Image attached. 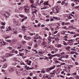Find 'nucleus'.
Returning a JSON list of instances; mask_svg holds the SVG:
<instances>
[{
	"mask_svg": "<svg viewBox=\"0 0 79 79\" xmlns=\"http://www.w3.org/2000/svg\"><path fill=\"white\" fill-rule=\"evenodd\" d=\"M23 70H24V69L23 68H22L19 69L20 71H23Z\"/></svg>",
	"mask_w": 79,
	"mask_h": 79,
	"instance_id": "obj_47",
	"label": "nucleus"
},
{
	"mask_svg": "<svg viewBox=\"0 0 79 79\" xmlns=\"http://www.w3.org/2000/svg\"><path fill=\"white\" fill-rule=\"evenodd\" d=\"M5 13H6V14H7L8 15L7 16L6 15V14H5L4 13H3L2 14V15L3 16H5V17H6V19H7L8 18H9V16H10V13L8 11H6V12H5Z\"/></svg>",
	"mask_w": 79,
	"mask_h": 79,
	"instance_id": "obj_1",
	"label": "nucleus"
},
{
	"mask_svg": "<svg viewBox=\"0 0 79 79\" xmlns=\"http://www.w3.org/2000/svg\"><path fill=\"white\" fill-rule=\"evenodd\" d=\"M17 64V63H12V65H13V66H16Z\"/></svg>",
	"mask_w": 79,
	"mask_h": 79,
	"instance_id": "obj_43",
	"label": "nucleus"
},
{
	"mask_svg": "<svg viewBox=\"0 0 79 79\" xmlns=\"http://www.w3.org/2000/svg\"><path fill=\"white\" fill-rule=\"evenodd\" d=\"M1 58L3 59H4V58H6V56H3L1 57Z\"/></svg>",
	"mask_w": 79,
	"mask_h": 79,
	"instance_id": "obj_53",
	"label": "nucleus"
},
{
	"mask_svg": "<svg viewBox=\"0 0 79 79\" xmlns=\"http://www.w3.org/2000/svg\"><path fill=\"white\" fill-rule=\"evenodd\" d=\"M44 60H48V57H45V58H44Z\"/></svg>",
	"mask_w": 79,
	"mask_h": 79,
	"instance_id": "obj_61",
	"label": "nucleus"
},
{
	"mask_svg": "<svg viewBox=\"0 0 79 79\" xmlns=\"http://www.w3.org/2000/svg\"><path fill=\"white\" fill-rule=\"evenodd\" d=\"M42 39V38L40 36H39V35L37 34L36 35H35V37L34 38V39Z\"/></svg>",
	"mask_w": 79,
	"mask_h": 79,
	"instance_id": "obj_4",
	"label": "nucleus"
},
{
	"mask_svg": "<svg viewBox=\"0 0 79 79\" xmlns=\"http://www.w3.org/2000/svg\"><path fill=\"white\" fill-rule=\"evenodd\" d=\"M5 28V26H2L1 27V29H4V28Z\"/></svg>",
	"mask_w": 79,
	"mask_h": 79,
	"instance_id": "obj_50",
	"label": "nucleus"
},
{
	"mask_svg": "<svg viewBox=\"0 0 79 79\" xmlns=\"http://www.w3.org/2000/svg\"><path fill=\"white\" fill-rule=\"evenodd\" d=\"M56 19H57V20H60V18L59 17H57Z\"/></svg>",
	"mask_w": 79,
	"mask_h": 79,
	"instance_id": "obj_60",
	"label": "nucleus"
},
{
	"mask_svg": "<svg viewBox=\"0 0 79 79\" xmlns=\"http://www.w3.org/2000/svg\"><path fill=\"white\" fill-rule=\"evenodd\" d=\"M55 67L56 66H55V65H53V66L50 67L49 68H47L46 69V72L47 73H48V72H49V71H51V70H52V69H55Z\"/></svg>",
	"mask_w": 79,
	"mask_h": 79,
	"instance_id": "obj_2",
	"label": "nucleus"
},
{
	"mask_svg": "<svg viewBox=\"0 0 79 79\" xmlns=\"http://www.w3.org/2000/svg\"><path fill=\"white\" fill-rule=\"evenodd\" d=\"M24 10H25V11L26 12V13H27L29 11V7L28 6H26L24 8Z\"/></svg>",
	"mask_w": 79,
	"mask_h": 79,
	"instance_id": "obj_5",
	"label": "nucleus"
},
{
	"mask_svg": "<svg viewBox=\"0 0 79 79\" xmlns=\"http://www.w3.org/2000/svg\"><path fill=\"white\" fill-rule=\"evenodd\" d=\"M13 20L14 21L13 23L14 24H16V20H15V19H13Z\"/></svg>",
	"mask_w": 79,
	"mask_h": 79,
	"instance_id": "obj_45",
	"label": "nucleus"
},
{
	"mask_svg": "<svg viewBox=\"0 0 79 79\" xmlns=\"http://www.w3.org/2000/svg\"><path fill=\"white\" fill-rule=\"evenodd\" d=\"M12 60H13V61H18V60H17V58H16V57H14L13 58H12Z\"/></svg>",
	"mask_w": 79,
	"mask_h": 79,
	"instance_id": "obj_10",
	"label": "nucleus"
},
{
	"mask_svg": "<svg viewBox=\"0 0 79 79\" xmlns=\"http://www.w3.org/2000/svg\"><path fill=\"white\" fill-rule=\"evenodd\" d=\"M22 43L23 44H24L25 43H26V42L25 41H22Z\"/></svg>",
	"mask_w": 79,
	"mask_h": 79,
	"instance_id": "obj_48",
	"label": "nucleus"
},
{
	"mask_svg": "<svg viewBox=\"0 0 79 79\" xmlns=\"http://www.w3.org/2000/svg\"><path fill=\"white\" fill-rule=\"evenodd\" d=\"M23 8L22 7H20L19 9V10H23Z\"/></svg>",
	"mask_w": 79,
	"mask_h": 79,
	"instance_id": "obj_49",
	"label": "nucleus"
},
{
	"mask_svg": "<svg viewBox=\"0 0 79 79\" xmlns=\"http://www.w3.org/2000/svg\"><path fill=\"white\" fill-rule=\"evenodd\" d=\"M7 66V64H4L2 68H6Z\"/></svg>",
	"mask_w": 79,
	"mask_h": 79,
	"instance_id": "obj_16",
	"label": "nucleus"
},
{
	"mask_svg": "<svg viewBox=\"0 0 79 79\" xmlns=\"http://www.w3.org/2000/svg\"><path fill=\"white\" fill-rule=\"evenodd\" d=\"M65 32H66V31H61V34H65Z\"/></svg>",
	"mask_w": 79,
	"mask_h": 79,
	"instance_id": "obj_38",
	"label": "nucleus"
},
{
	"mask_svg": "<svg viewBox=\"0 0 79 79\" xmlns=\"http://www.w3.org/2000/svg\"><path fill=\"white\" fill-rule=\"evenodd\" d=\"M66 27H67L66 26H65L62 27V29H66Z\"/></svg>",
	"mask_w": 79,
	"mask_h": 79,
	"instance_id": "obj_58",
	"label": "nucleus"
},
{
	"mask_svg": "<svg viewBox=\"0 0 79 79\" xmlns=\"http://www.w3.org/2000/svg\"><path fill=\"white\" fill-rule=\"evenodd\" d=\"M68 56H69L67 55L65 56H63V57H62V58H68Z\"/></svg>",
	"mask_w": 79,
	"mask_h": 79,
	"instance_id": "obj_19",
	"label": "nucleus"
},
{
	"mask_svg": "<svg viewBox=\"0 0 79 79\" xmlns=\"http://www.w3.org/2000/svg\"><path fill=\"white\" fill-rule=\"evenodd\" d=\"M57 56V57H60V55L58 54H56L55 55H53V57H55V56Z\"/></svg>",
	"mask_w": 79,
	"mask_h": 79,
	"instance_id": "obj_13",
	"label": "nucleus"
},
{
	"mask_svg": "<svg viewBox=\"0 0 79 79\" xmlns=\"http://www.w3.org/2000/svg\"><path fill=\"white\" fill-rule=\"evenodd\" d=\"M20 56H23V55H24V53H19Z\"/></svg>",
	"mask_w": 79,
	"mask_h": 79,
	"instance_id": "obj_31",
	"label": "nucleus"
},
{
	"mask_svg": "<svg viewBox=\"0 0 79 79\" xmlns=\"http://www.w3.org/2000/svg\"><path fill=\"white\" fill-rule=\"evenodd\" d=\"M52 57H52V56H50L48 58V59H50V60H52Z\"/></svg>",
	"mask_w": 79,
	"mask_h": 79,
	"instance_id": "obj_52",
	"label": "nucleus"
},
{
	"mask_svg": "<svg viewBox=\"0 0 79 79\" xmlns=\"http://www.w3.org/2000/svg\"><path fill=\"white\" fill-rule=\"evenodd\" d=\"M6 57L10 56V54L9 53H6Z\"/></svg>",
	"mask_w": 79,
	"mask_h": 79,
	"instance_id": "obj_22",
	"label": "nucleus"
},
{
	"mask_svg": "<svg viewBox=\"0 0 79 79\" xmlns=\"http://www.w3.org/2000/svg\"><path fill=\"white\" fill-rule=\"evenodd\" d=\"M28 65H31V61L30 60L29 62V63H28Z\"/></svg>",
	"mask_w": 79,
	"mask_h": 79,
	"instance_id": "obj_37",
	"label": "nucleus"
},
{
	"mask_svg": "<svg viewBox=\"0 0 79 79\" xmlns=\"http://www.w3.org/2000/svg\"><path fill=\"white\" fill-rule=\"evenodd\" d=\"M15 49H12V51L10 52V53H15Z\"/></svg>",
	"mask_w": 79,
	"mask_h": 79,
	"instance_id": "obj_24",
	"label": "nucleus"
},
{
	"mask_svg": "<svg viewBox=\"0 0 79 79\" xmlns=\"http://www.w3.org/2000/svg\"><path fill=\"white\" fill-rule=\"evenodd\" d=\"M17 42V40H14L11 41L10 44L11 45H14V44H15Z\"/></svg>",
	"mask_w": 79,
	"mask_h": 79,
	"instance_id": "obj_6",
	"label": "nucleus"
},
{
	"mask_svg": "<svg viewBox=\"0 0 79 79\" xmlns=\"http://www.w3.org/2000/svg\"><path fill=\"white\" fill-rule=\"evenodd\" d=\"M15 13H17V12H18V10L17 9H16L15 10Z\"/></svg>",
	"mask_w": 79,
	"mask_h": 79,
	"instance_id": "obj_54",
	"label": "nucleus"
},
{
	"mask_svg": "<svg viewBox=\"0 0 79 79\" xmlns=\"http://www.w3.org/2000/svg\"><path fill=\"white\" fill-rule=\"evenodd\" d=\"M24 67V68H25L26 69V70H28V69H29V67H27V65H25Z\"/></svg>",
	"mask_w": 79,
	"mask_h": 79,
	"instance_id": "obj_20",
	"label": "nucleus"
},
{
	"mask_svg": "<svg viewBox=\"0 0 79 79\" xmlns=\"http://www.w3.org/2000/svg\"><path fill=\"white\" fill-rule=\"evenodd\" d=\"M64 43H63V45H68V44H67L66 43V42H65V41H63Z\"/></svg>",
	"mask_w": 79,
	"mask_h": 79,
	"instance_id": "obj_29",
	"label": "nucleus"
},
{
	"mask_svg": "<svg viewBox=\"0 0 79 79\" xmlns=\"http://www.w3.org/2000/svg\"><path fill=\"white\" fill-rule=\"evenodd\" d=\"M68 44L69 45H73V43L69 41L68 42Z\"/></svg>",
	"mask_w": 79,
	"mask_h": 79,
	"instance_id": "obj_12",
	"label": "nucleus"
},
{
	"mask_svg": "<svg viewBox=\"0 0 79 79\" xmlns=\"http://www.w3.org/2000/svg\"><path fill=\"white\" fill-rule=\"evenodd\" d=\"M9 71L10 73L13 72V71H14V69L12 68H11L10 69H9Z\"/></svg>",
	"mask_w": 79,
	"mask_h": 79,
	"instance_id": "obj_17",
	"label": "nucleus"
},
{
	"mask_svg": "<svg viewBox=\"0 0 79 79\" xmlns=\"http://www.w3.org/2000/svg\"><path fill=\"white\" fill-rule=\"evenodd\" d=\"M64 4V2L63 1L61 3V4L62 5H63Z\"/></svg>",
	"mask_w": 79,
	"mask_h": 79,
	"instance_id": "obj_57",
	"label": "nucleus"
},
{
	"mask_svg": "<svg viewBox=\"0 0 79 79\" xmlns=\"http://www.w3.org/2000/svg\"><path fill=\"white\" fill-rule=\"evenodd\" d=\"M16 67L17 68H21V66H19V65H17L16 66Z\"/></svg>",
	"mask_w": 79,
	"mask_h": 79,
	"instance_id": "obj_51",
	"label": "nucleus"
},
{
	"mask_svg": "<svg viewBox=\"0 0 79 79\" xmlns=\"http://www.w3.org/2000/svg\"><path fill=\"white\" fill-rule=\"evenodd\" d=\"M16 73L18 76H21V73L20 72H19L18 71H16Z\"/></svg>",
	"mask_w": 79,
	"mask_h": 79,
	"instance_id": "obj_15",
	"label": "nucleus"
},
{
	"mask_svg": "<svg viewBox=\"0 0 79 79\" xmlns=\"http://www.w3.org/2000/svg\"><path fill=\"white\" fill-rule=\"evenodd\" d=\"M55 46L56 47H57V48H61L62 45L61 44H56Z\"/></svg>",
	"mask_w": 79,
	"mask_h": 79,
	"instance_id": "obj_9",
	"label": "nucleus"
},
{
	"mask_svg": "<svg viewBox=\"0 0 79 79\" xmlns=\"http://www.w3.org/2000/svg\"><path fill=\"white\" fill-rule=\"evenodd\" d=\"M27 30V29H22V30H23V32L24 34L25 33V32H26V31Z\"/></svg>",
	"mask_w": 79,
	"mask_h": 79,
	"instance_id": "obj_25",
	"label": "nucleus"
},
{
	"mask_svg": "<svg viewBox=\"0 0 79 79\" xmlns=\"http://www.w3.org/2000/svg\"><path fill=\"white\" fill-rule=\"evenodd\" d=\"M55 9L56 10L57 12L58 13L60 11V10L61 9V7L60 6H55L54 7Z\"/></svg>",
	"mask_w": 79,
	"mask_h": 79,
	"instance_id": "obj_3",
	"label": "nucleus"
},
{
	"mask_svg": "<svg viewBox=\"0 0 79 79\" xmlns=\"http://www.w3.org/2000/svg\"><path fill=\"white\" fill-rule=\"evenodd\" d=\"M45 30H47V31H49V29L48 27H46L44 28Z\"/></svg>",
	"mask_w": 79,
	"mask_h": 79,
	"instance_id": "obj_46",
	"label": "nucleus"
},
{
	"mask_svg": "<svg viewBox=\"0 0 79 79\" xmlns=\"http://www.w3.org/2000/svg\"><path fill=\"white\" fill-rule=\"evenodd\" d=\"M49 39H54V37H52V36H49Z\"/></svg>",
	"mask_w": 79,
	"mask_h": 79,
	"instance_id": "obj_44",
	"label": "nucleus"
},
{
	"mask_svg": "<svg viewBox=\"0 0 79 79\" xmlns=\"http://www.w3.org/2000/svg\"><path fill=\"white\" fill-rule=\"evenodd\" d=\"M33 75V73H30V76H32Z\"/></svg>",
	"mask_w": 79,
	"mask_h": 79,
	"instance_id": "obj_56",
	"label": "nucleus"
},
{
	"mask_svg": "<svg viewBox=\"0 0 79 79\" xmlns=\"http://www.w3.org/2000/svg\"><path fill=\"white\" fill-rule=\"evenodd\" d=\"M30 2L31 3H34V1L33 0H30Z\"/></svg>",
	"mask_w": 79,
	"mask_h": 79,
	"instance_id": "obj_42",
	"label": "nucleus"
},
{
	"mask_svg": "<svg viewBox=\"0 0 79 79\" xmlns=\"http://www.w3.org/2000/svg\"><path fill=\"white\" fill-rule=\"evenodd\" d=\"M37 10L35 9V11H33L31 12L32 14L33 15H34V16H35V15H37V13H36V12H37Z\"/></svg>",
	"mask_w": 79,
	"mask_h": 79,
	"instance_id": "obj_8",
	"label": "nucleus"
},
{
	"mask_svg": "<svg viewBox=\"0 0 79 79\" xmlns=\"http://www.w3.org/2000/svg\"><path fill=\"white\" fill-rule=\"evenodd\" d=\"M75 52L74 51H72V52H71L70 53V54H74V53H75Z\"/></svg>",
	"mask_w": 79,
	"mask_h": 79,
	"instance_id": "obj_41",
	"label": "nucleus"
},
{
	"mask_svg": "<svg viewBox=\"0 0 79 79\" xmlns=\"http://www.w3.org/2000/svg\"><path fill=\"white\" fill-rule=\"evenodd\" d=\"M22 29H26L27 28V27H24V26H22Z\"/></svg>",
	"mask_w": 79,
	"mask_h": 79,
	"instance_id": "obj_30",
	"label": "nucleus"
},
{
	"mask_svg": "<svg viewBox=\"0 0 79 79\" xmlns=\"http://www.w3.org/2000/svg\"><path fill=\"white\" fill-rule=\"evenodd\" d=\"M60 63V61H58L57 60H56L55 62V64H56V63Z\"/></svg>",
	"mask_w": 79,
	"mask_h": 79,
	"instance_id": "obj_33",
	"label": "nucleus"
},
{
	"mask_svg": "<svg viewBox=\"0 0 79 79\" xmlns=\"http://www.w3.org/2000/svg\"><path fill=\"white\" fill-rule=\"evenodd\" d=\"M31 8H37V7H35L32 4L31 5Z\"/></svg>",
	"mask_w": 79,
	"mask_h": 79,
	"instance_id": "obj_36",
	"label": "nucleus"
},
{
	"mask_svg": "<svg viewBox=\"0 0 79 79\" xmlns=\"http://www.w3.org/2000/svg\"><path fill=\"white\" fill-rule=\"evenodd\" d=\"M59 76L60 77H61L62 78H63V79H64V76L60 75Z\"/></svg>",
	"mask_w": 79,
	"mask_h": 79,
	"instance_id": "obj_28",
	"label": "nucleus"
},
{
	"mask_svg": "<svg viewBox=\"0 0 79 79\" xmlns=\"http://www.w3.org/2000/svg\"><path fill=\"white\" fill-rule=\"evenodd\" d=\"M48 56L53 57V55H52V54L51 53H48Z\"/></svg>",
	"mask_w": 79,
	"mask_h": 79,
	"instance_id": "obj_21",
	"label": "nucleus"
},
{
	"mask_svg": "<svg viewBox=\"0 0 79 79\" xmlns=\"http://www.w3.org/2000/svg\"><path fill=\"white\" fill-rule=\"evenodd\" d=\"M50 21H54V19H53L51 18V19Z\"/></svg>",
	"mask_w": 79,
	"mask_h": 79,
	"instance_id": "obj_62",
	"label": "nucleus"
},
{
	"mask_svg": "<svg viewBox=\"0 0 79 79\" xmlns=\"http://www.w3.org/2000/svg\"><path fill=\"white\" fill-rule=\"evenodd\" d=\"M70 48H71V47L69 46L65 48V49L66 50H69Z\"/></svg>",
	"mask_w": 79,
	"mask_h": 79,
	"instance_id": "obj_32",
	"label": "nucleus"
},
{
	"mask_svg": "<svg viewBox=\"0 0 79 79\" xmlns=\"http://www.w3.org/2000/svg\"><path fill=\"white\" fill-rule=\"evenodd\" d=\"M19 64L21 65H25V64L22 61H19Z\"/></svg>",
	"mask_w": 79,
	"mask_h": 79,
	"instance_id": "obj_11",
	"label": "nucleus"
},
{
	"mask_svg": "<svg viewBox=\"0 0 79 79\" xmlns=\"http://www.w3.org/2000/svg\"><path fill=\"white\" fill-rule=\"evenodd\" d=\"M1 24L2 25H3V26H5V25L6 24V23H5V22H1Z\"/></svg>",
	"mask_w": 79,
	"mask_h": 79,
	"instance_id": "obj_27",
	"label": "nucleus"
},
{
	"mask_svg": "<svg viewBox=\"0 0 79 79\" xmlns=\"http://www.w3.org/2000/svg\"><path fill=\"white\" fill-rule=\"evenodd\" d=\"M71 50H74V51H76V50L75 49H74V48H71Z\"/></svg>",
	"mask_w": 79,
	"mask_h": 79,
	"instance_id": "obj_59",
	"label": "nucleus"
},
{
	"mask_svg": "<svg viewBox=\"0 0 79 79\" xmlns=\"http://www.w3.org/2000/svg\"><path fill=\"white\" fill-rule=\"evenodd\" d=\"M79 8V6H77L75 7V9H78V8Z\"/></svg>",
	"mask_w": 79,
	"mask_h": 79,
	"instance_id": "obj_63",
	"label": "nucleus"
},
{
	"mask_svg": "<svg viewBox=\"0 0 79 79\" xmlns=\"http://www.w3.org/2000/svg\"><path fill=\"white\" fill-rule=\"evenodd\" d=\"M38 47V45L37 44H35V46H34V47H35V48H37V47Z\"/></svg>",
	"mask_w": 79,
	"mask_h": 79,
	"instance_id": "obj_55",
	"label": "nucleus"
},
{
	"mask_svg": "<svg viewBox=\"0 0 79 79\" xmlns=\"http://www.w3.org/2000/svg\"><path fill=\"white\" fill-rule=\"evenodd\" d=\"M17 26H21V23H19V21H17Z\"/></svg>",
	"mask_w": 79,
	"mask_h": 79,
	"instance_id": "obj_18",
	"label": "nucleus"
},
{
	"mask_svg": "<svg viewBox=\"0 0 79 79\" xmlns=\"http://www.w3.org/2000/svg\"><path fill=\"white\" fill-rule=\"evenodd\" d=\"M70 34H76V33L75 32H70Z\"/></svg>",
	"mask_w": 79,
	"mask_h": 79,
	"instance_id": "obj_39",
	"label": "nucleus"
},
{
	"mask_svg": "<svg viewBox=\"0 0 79 79\" xmlns=\"http://www.w3.org/2000/svg\"><path fill=\"white\" fill-rule=\"evenodd\" d=\"M48 40L49 41L50 43H51V42H52V40H51V39H50V38H48Z\"/></svg>",
	"mask_w": 79,
	"mask_h": 79,
	"instance_id": "obj_40",
	"label": "nucleus"
},
{
	"mask_svg": "<svg viewBox=\"0 0 79 79\" xmlns=\"http://www.w3.org/2000/svg\"><path fill=\"white\" fill-rule=\"evenodd\" d=\"M69 79H74V78L72 77H71L70 78H69Z\"/></svg>",
	"mask_w": 79,
	"mask_h": 79,
	"instance_id": "obj_64",
	"label": "nucleus"
},
{
	"mask_svg": "<svg viewBox=\"0 0 79 79\" xmlns=\"http://www.w3.org/2000/svg\"><path fill=\"white\" fill-rule=\"evenodd\" d=\"M65 71L67 73H69L70 71V69H66Z\"/></svg>",
	"mask_w": 79,
	"mask_h": 79,
	"instance_id": "obj_23",
	"label": "nucleus"
},
{
	"mask_svg": "<svg viewBox=\"0 0 79 79\" xmlns=\"http://www.w3.org/2000/svg\"><path fill=\"white\" fill-rule=\"evenodd\" d=\"M6 42H11V40H6Z\"/></svg>",
	"mask_w": 79,
	"mask_h": 79,
	"instance_id": "obj_26",
	"label": "nucleus"
},
{
	"mask_svg": "<svg viewBox=\"0 0 79 79\" xmlns=\"http://www.w3.org/2000/svg\"><path fill=\"white\" fill-rule=\"evenodd\" d=\"M52 10H53V12L54 13H56V12H57V11L55 9L54 7Z\"/></svg>",
	"mask_w": 79,
	"mask_h": 79,
	"instance_id": "obj_14",
	"label": "nucleus"
},
{
	"mask_svg": "<svg viewBox=\"0 0 79 79\" xmlns=\"http://www.w3.org/2000/svg\"><path fill=\"white\" fill-rule=\"evenodd\" d=\"M24 39H25V40H29L31 39V37H27L26 36H24Z\"/></svg>",
	"mask_w": 79,
	"mask_h": 79,
	"instance_id": "obj_7",
	"label": "nucleus"
},
{
	"mask_svg": "<svg viewBox=\"0 0 79 79\" xmlns=\"http://www.w3.org/2000/svg\"><path fill=\"white\" fill-rule=\"evenodd\" d=\"M19 16H20V17H21V18H24V17H25L24 15H19Z\"/></svg>",
	"mask_w": 79,
	"mask_h": 79,
	"instance_id": "obj_35",
	"label": "nucleus"
},
{
	"mask_svg": "<svg viewBox=\"0 0 79 79\" xmlns=\"http://www.w3.org/2000/svg\"><path fill=\"white\" fill-rule=\"evenodd\" d=\"M23 50H24V49L22 48V49H20L19 50V52H23Z\"/></svg>",
	"mask_w": 79,
	"mask_h": 79,
	"instance_id": "obj_34",
	"label": "nucleus"
}]
</instances>
